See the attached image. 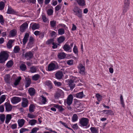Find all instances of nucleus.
Returning a JSON list of instances; mask_svg holds the SVG:
<instances>
[{
    "label": "nucleus",
    "mask_w": 133,
    "mask_h": 133,
    "mask_svg": "<svg viewBox=\"0 0 133 133\" xmlns=\"http://www.w3.org/2000/svg\"><path fill=\"white\" fill-rule=\"evenodd\" d=\"M9 55L6 51H2L0 53V63H3L8 59Z\"/></svg>",
    "instance_id": "1"
},
{
    "label": "nucleus",
    "mask_w": 133,
    "mask_h": 133,
    "mask_svg": "<svg viewBox=\"0 0 133 133\" xmlns=\"http://www.w3.org/2000/svg\"><path fill=\"white\" fill-rule=\"evenodd\" d=\"M74 14L77 16L80 19L82 17V11L81 9L77 6H75L73 9Z\"/></svg>",
    "instance_id": "2"
},
{
    "label": "nucleus",
    "mask_w": 133,
    "mask_h": 133,
    "mask_svg": "<svg viewBox=\"0 0 133 133\" xmlns=\"http://www.w3.org/2000/svg\"><path fill=\"white\" fill-rule=\"evenodd\" d=\"M89 121V119L87 118L83 117L80 121V124L83 126H87Z\"/></svg>",
    "instance_id": "3"
},
{
    "label": "nucleus",
    "mask_w": 133,
    "mask_h": 133,
    "mask_svg": "<svg viewBox=\"0 0 133 133\" xmlns=\"http://www.w3.org/2000/svg\"><path fill=\"white\" fill-rule=\"evenodd\" d=\"M21 100V98L18 97L14 96L11 99V101L13 104H16L20 102Z\"/></svg>",
    "instance_id": "4"
},
{
    "label": "nucleus",
    "mask_w": 133,
    "mask_h": 133,
    "mask_svg": "<svg viewBox=\"0 0 133 133\" xmlns=\"http://www.w3.org/2000/svg\"><path fill=\"white\" fill-rule=\"evenodd\" d=\"M78 68L79 70V73L82 74H84L85 73V68L81 64H79L78 66Z\"/></svg>",
    "instance_id": "5"
},
{
    "label": "nucleus",
    "mask_w": 133,
    "mask_h": 133,
    "mask_svg": "<svg viewBox=\"0 0 133 133\" xmlns=\"http://www.w3.org/2000/svg\"><path fill=\"white\" fill-rule=\"evenodd\" d=\"M22 102L21 104V106L23 108H25L28 107V101L26 98H22Z\"/></svg>",
    "instance_id": "6"
},
{
    "label": "nucleus",
    "mask_w": 133,
    "mask_h": 133,
    "mask_svg": "<svg viewBox=\"0 0 133 133\" xmlns=\"http://www.w3.org/2000/svg\"><path fill=\"white\" fill-rule=\"evenodd\" d=\"M28 24L26 22H25L22 24L20 27V31L22 32L25 31L26 29L28 28Z\"/></svg>",
    "instance_id": "7"
},
{
    "label": "nucleus",
    "mask_w": 133,
    "mask_h": 133,
    "mask_svg": "<svg viewBox=\"0 0 133 133\" xmlns=\"http://www.w3.org/2000/svg\"><path fill=\"white\" fill-rule=\"evenodd\" d=\"M34 38L32 36L30 37L29 41V42L27 44V46L29 48L32 47L33 46V44L34 43Z\"/></svg>",
    "instance_id": "8"
},
{
    "label": "nucleus",
    "mask_w": 133,
    "mask_h": 133,
    "mask_svg": "<svg viewBox=\"0 0 133 133\" xmlns=\"http://www.w3.org/2000/svg\"><path fill=\"white\" fill-rule=\"evenodd\" d=\"M33 56V54L32 52L29 51L26 53L24 56V57L27 60H28L32 58Z\"/></svg>",
    "instance_id": "9"
},
{
    "label": "nucleus",
    "mask_w": 133,
    "mask_h": 133,
    "mask_svg": "<svg viewBox=\"0 0 133 133\" xmlns=\"http://www.w3.org/2000/svg\"><path fill=\"white\" fill-rule=\"evenodd\" d=\"M4 105L5 107L6 111L8 112L11 111L12 109V105L10 104L8 102H6L4 104Z\"/></svg>",
    "instance_id": "10"
},
{
    "label": "nucleus",
    "mask_w": 133,
    "mask_h": 133,
    "mask_svg": "<svg viewBox=\"0 0 133 133\" xmlns=\"http://www.w3.org/2000/svg\"><path fill=\"white\" fill-rule=\"evenodd\" d=\"M73 97L72 95L70 94L68 96L66 102L68 105H70L72 103Z\"/></svg>",
    "instance_id": "11"
},
{
    "label": "nucleus",
    "mask_w": 133,
    "mask_h": 133,
    "mask_svg": "<svg viewBox=\"0 0 133 133\" xmlns=\"http://www.w3.org/2000/svg\"><path fill=\"white\" fill-rule=\"evenodd\" d=\"M56 69L55 64L53 63H50L48 66V70L49 71L55 70Z\"/></svg>",
    "instance_id": "12"
},
{
    "label": "nucleus",
    "mask_w": 133,
    "mask_h": 133,
    "mask_svg": "<svg viewBox=\"0 0 133 133\" xmlns=\"http://www.w3.org/2000/svg\"><path fill=\"white\" fill-rule=\"evenodd\" d=\"M130 2H124V5L123 8V13H125L127 12L129 8Z\"/></svg>",
    "instance_id": "13"
},
{
    "label": "nucleus",
    "mask_w": 133,
    "mask_h": 133,
    "mask_svg": "<svg viewBox=\"0 0 133 133\" xmlns=\"http://www.w3.org/2000/svg\"><path fill=\"white\" fill-rule=\"evenodd\" d=\"M55 77L58 79H61L63 76V73L61 71H58L55 74Z\"/></svg>",
    "instance_id": "14"
},
{
    "label": "nucleus",
    "mask_w": 133,
    "mask_h": 133,
    "mask_svg": "<svg viewBox=\"0 0 133 133\" xmlns=\"http://www.w3.org/2000/svg\"><path fill=\"white\" fill-rule=\"evenodd\" d=\"M29 34L28 33H26L24 35V38L23 40V44H25L28 40L29 37Z\"/></svg>",
    "instance_id": "15"
},
{
    "label": "nucleus",
    "mask_w": 133,
    "mask_h": 133,
    "mask_svg": "<svg viewBox=\"0 0 133 133\" xmlns=\"http://www.w3.org/2000/svg\"><path fill=\"white\" fill-rule=\"evenodd\" d=\"M25 79L26 81L25 87L27 88L28 87L31 83V79L28 77H26Z\"/></svg>",
    "instance_id": "16"
},
{
    "label": "nucleus",
    "mask_w": 133,
    "mask_h": 133,
    "mask_svg": "<svg viewBox=\"0 0 133 133\" xmlns=\"http://www.w3.org/2000/svg\"><path fill=\"white\" fill-rule=\"evenodd\" d=\"M29 93L31 96H33L34 95L35 93V90L34 88H31L28 90Z\"/></svg>",
    "instance_id": "17"
},
{
    "label": "nucleus",
    "mask_w": 133,
    "mask_h": 133,
    "mask_svg": "<svg viewBox=\"0 0 133 133\" xmlns=\"http://www.w3.org/2000/svg\"><path fill=\"white\" fill-rule=\"evenodd\" d=\"M78 4L80 6H84L86 4L84 0H76Z\"/></svg>",
    "instance_id": "18"
},
{
    "label": "nucleus",
    "mask_w": 133,
    "mask_h": 133,
    "mask_svg": "<svg viewBox=\"0 0 133 133\" xmlns=\"http://www.w3.org/2000/svg\"><path fill=\"white\" fill-rule=\"evenodd\" d=\"M68 84L71 89H73L75 86V85L74 83V81L71 79L68 81Z\"/></svg>",
    "instance_id": "19"
},
{
    "label": "nucleus",
    "mask_w": 133,
    "mask_h": 133,
    "mask_svg": "<svg viewBox=\"0 0 133 133\" xmlns=\"http://www.w3.org/2000/svg\"><path fill=\"white\" fill-rule=\"evenodd\" d=\"M17 32L15 29H13L10 31L9 36L10 37H14L16 35Z\"/></svg>",
    "instance_id": "20"
},
{
    "label": "nucleus",
    "mask_w": 133,
    "mask_h": 133,
    "mask_svg": "<svg viewBox=\"0 0 133 133\" xmlns=\"http://www.w3.org/2000/svg\"><path fill=\"white\" fill-rule=\"evenodd\" d=\"M25 122V120L23 119H18V123L19 127H22L24 125Z\"/></svg>",
    "instance_id": "21"
},
{
    "label": "nucleus",
    "mask_w": 133,
    "mask_h": 133,
    "mask_svg": "<svg viewBox=\"0 0 133 133\" xmlns=\"http://www.w3.org/2000/svg\"><path fill=\"white\" fill-rule=\"evenodd\" d=\"M40 27L39 25V24L36 23H34L33 24L31 27L32 30H35L36 29H38Z\"/></svg>",
    "instance_id": "22"
},
{
    "label": "nucleus",
    "mask_w": 133,
    "mask_h": 133,
    "mask_svg": "<svg viewBox=\"0 0 133 133\" xmlns=\"http://www.w3.org/2000/svg\"><path fill=\"white\" fill-rule=\"evenodd\" d=\"M12 118V115L11 114H7L6 115L5 122L7 124H8Z\"/></svg>",
    "instance_id": "23"
},
{
    "label": "nucleus",
    "mask_w": 133,
    "mask_h": 133,
    "mask_svg": "<svg viewBox=\"0 0 133 133\" xmlns=\"http://www.w3.org/2000/svg\"><path fill=\"white\" fill-rule=\"evenodd\" d=\"M66 56L65 53L64 52H61L59 53L58 55V58L60 59L64 58Z\"/></svg>",
    "instance_id": "24"
},
{
    "label": "nucleus",
    "mask_w": 133,
    "mask_h": 133,
    "mask_svg": "<svg viewBox=\"0 0 133 133\" xmlns=\"http://www.w3.org/2000/svg\"><path fill=\"white\" fill-rule=\"evenodd\" d=\"M65 39V37L64 36H62L57 38V41L59 43H61L64 42Z\"/></svg>",
    "instance_id": "25"
},
{
    "label": "nucleus",
    "mask_w": 133,
    "mask_h": 133,
    "mask_svg": "<svg viewBox=\"0 0 133 133\" xmlns=\"http://www.w3.org/2000/svg\"><path fill=\"white\" fill-rule=\"evenodd\" d=\"M14 42V40L11 39L9 40L7 44V48L8 49H11L12 47V44L13 42Z\"/></svg>",
    "instance_id": "26"
},
{
    "label": "nucleus",
    "mask_w": 133,
    "mask_h": 133,
    "mask_svg": "<svg viewBox=\"0 0 133 133\" xmlns=\"http://www.w3.org/2000/svg\"><path fill=\"white\" fill-rule=\"evenodd\" d=\"M64 50L66 51H68L70 50L71 48L70 46L68 44H65L63 46Z\"/></svg>",
    "instance_id": "27"
},
{
    "label": "nucleus",
    "mask_w": 133,
    "mask_h": 133,
    "mask_svg": "<svg viewBox=\"0 0 133 133\" xmlns=\"http://www.w3.org/2000/svg\"><path fill=\"white\" fill-rule=\"evenodd\" d=\"M84 96L83 92L77 93L76 95V97L77 98H82Z\"/></svg>",
    "instance_id": "28"
},
{
    "label": "nucleus",
    "mask_w": 133,
    "mask_h": 133,
    "mask_svg": "<svg viewBox=\"0 0 133 133\" xmlns=\"http://www.w3.org/2000/svg\"><path fill=\"white\" fill-rule=\"evenodd\" d=\"M4 80L6 83H10V75L8 74L5 77Z\"/></svg>",
    "instance_id": "29"
},
{
    "label": "nucleus",
    "mask_w": 133,
    "mask_h": 133,
    "mask_svg": "<svg viewBox=\"0 0 133 133\" xmlns=\"http://www.w3.org/2000/svg\"><path fill=\"white\" fill-rule=\"evenodd\" d=\"M45 85L48 86L50 90L52 88L51 82L50 81L46 82L45 83Z\"/></svg>",
    "instance_id": "30"
},
{
    "label": "nucleus",
    "mask_w": 133,
    "mask_h": 133,
    "mask_svg": "<svg viewBox=\"0 0 133 133\" xmlns=\"http://www.w3.org/2000/svg\"><path fill=\"white\" fill-rule=\"evenodd\" d=\"M7 13L10 14H13L15 13L14 10L11 8H9Z\"/></svg>",
    "instance_id": "31"
},
{
    "label": "nucleus",
    "mask_w": 133,
    "mask_h": 133,
    "mask_svg": "<svg viewBox=\"0 0 133 133\" xmlns=\"http://www.w3.org/2000/svg\"><path fill=\"white\" fill-rule=\"evenodd\" d=\"M50 25L51 26V28H55L56 26V21L54 20L50 21Z\"/></svg>",
    "instance_id": "32"
},
{
    "label": "nucleus",
    "mask_w": 133,
    "mask_h": 133,
    "mask_svg": "<svg viewBox=\"0 0 133 133\" xmlns=\"http://www.w3.org/2000/svg\"><path fill=\"white\" fill-rule=\"evenodd\" d=\"M13 64V62L12 60L8 61L6 64V66L8 68H10L12 66Z\"/></svg>",
    "instance_id": "33"
},
{
    "label": "nucleus",
    "mask_w": 133,
    "mask_h": 133,
    "mask_svg": "<svg viewBox=\"0 0 133 133\" xmlns=\"http://www.w3.org/2000/svg\"><path fill=\"white\" fill-rule=\"evenodd\" d=\"M55 107L58 109L59 111L60 112H61L62 111L64 110V109L63 108L62 106H60L58 105H57L55 106Z\"/></svg>",
    "instance_id": "34"
},
{
    "label": "nucleus",
    "mask_w": 133,
    "mask_h": 133,
    "mask_svg": "<svg viewBox=\"0 0 133 133\" xmlns=\"http://www.w3.org/2000/svg\"><path fill=\"white\" fill-rule=\"evenodd\" d=\"M58 34L60 35H62L65 33V30L63 28H60L58 30Z\"/></svg>",
    "instance_id": "35"
},
{
    "label": "nucleus",
    "mask_w": 133,
    "mask_h": 133,
    "mask_svg": "<svg viewBox=\"0 0 133 133\" xmlns=\"http://www.w3.org/2000/svg\"><path fill=\"white\" fill-rule=\"evenodd\" d=\"M37 68L34 66H32L30 68V71L31 73H34L36 72L37 70Z\"/></svg>",
    "instance_id": "36"
},
{
    "label": "nucleus",
    "mask_w": 133,
    "mask_h": 133,
    "mask_svg": "<svg viewBox=\"0 0 133 133\" xmlns=\"http://www.w3.org/2000/svg\"><path fill=\"white\" fill-rule=\"evenodd\" d=\"M40 75L38 74H36L32 77V79L33 80L36 81L40 77Z\"/></svg>",
    "instance_id": "37"
},
{
    "label": "nucleus",
    "mask_w": 133,
    "mask_h": 133,
    "mask_svg": "<svg viewBox=\"0 0 133 133\" xmlns=\"http://www.w3.org/2000/svg\"><path fill=\"white\" fill-rule=\"evenodd\" d=\"M35 106L33 104H31L29 107V111L31 112H33L34 111V109L35 108Z\"/></svg>",
    "instance_id": "38"
},
{
    "label": "nucleus",
    "mask_w": 133,
    "mask_h": 133,
    "mask_svg": "<svg viewBox=\"0 0 133 133\" xmlns=\"http://www.w3.org/2000/svg\"><path fill=\"white\" fill-rule=\"evenodd\" d=\"M103 112H104L105 114H108V115H114V114L113 112V111H112L111 110H104L103 111Z\"/></svg>",
    "instance_id": "39"
},
{
    "label": "nucleus",
    "mask_w": 133,
    "mask_h": 133,
    "mask_svg": "<svg viewBox=\"0 0 133 133\" xmlns=\"http://www.w3.org/2000/svg\"><path fill=\"white\" fill-rule=\"evenodd\" d=\"M37 120L35 119H32L30 120L29 122V124L31 125H33L35 124L37 122Z\"/></svg>",
    "instance_id": "40"
},
{
    "label": "nucleus",
    "mask_w": 133,
    "mask_h": 133,
    "mask_svg": "<svg viewBox=\"0 0 133 133\" xmlns=\"http://www.w3.org/2000/svg\"><path fill=\"white\" fill-rule=\"evenodd\" d=\"M20 69L22 71H24L26 69V65L24 64H22L20 66Z\"/></svg>",
    "instance_id": "41"
},
{
    "label": "nucleus",
    "mask_w": 133,
    "mask_h": 133,
    "mask_svg": "<svg viewBox=\"0 0 133 133\" xmlns=\"http://www.w3.org/2000/svg\"><path fill=\"white\" fill-rule=\"evenodd\" d=\"M20 50L19 47L17 46H15L14 49V52L15 53H18Z\"/></svg>",
    "instance_id": "42"
},
{
    "label": "nucleus",
    "mask_w": 133,
    "mask_h": 133,
    "mask_svg": "<svg viewBox=\"0 0 133 133\" xmlns=\"http://www.w3.org/2000/svg\"><path fill=\"white\" fill-rule=\"evenodd\" d=\"M78 116L76 114H74L73 115L72 120L73 122L76 121L78 119Z\"/></svg>",
    "instance_id": "43"
},
{
    "label": "nucleus",
    "mask_w": 133,
    "mask_h": 133,
    "mask_svg": "<svg viewBox=\"0 0 133 133\" xmlns=\"http://www.w3.org/2000/svg\"><path fill=\"white\" fill-rule=\"evenodd\" d=\"M90 130L92 133H98V130L95 127H91L90 128Z\"/></svg>",
    "instance_id": "44"
},
{
    "label": "nucleus",
    "mask_w": 133,
    "mask_h": 133,
    "mask_svg": "<svg viewBox=\"0 0 133 133\" xmlns=\"http://www.w3.org/2000/svg\"><path fill=\"white\" fill-rule=\"evenodd\" d=\"M5 118V115L4 114H2L0 115V120L2 122H4Z\"/></svg>",
    "instance_id": "45"
},
{
    "label": "nucleus",
    "mask_w": 133,
    "mask_h": 133,
    "mask_svg": "<svg viewBox=\"0 0 133 133\" xmlns=\"http://www.w3.org/2000/svg\"><path fill=\"white\" fill-rule=\"evenodd\" d=\"M54 40L53 38L50 39L46 42V44L47 45H49L51 44H52L53 43H54Z\"/></svg>",
    "instance_id": "46"
},
{
    "label": "nucleus",
    "mask_w": 133,
    "mask_h": 133,
    "mask_svg": "<svg viewBox=\"0 0 133 133\" xmlns=\"http://www.w3.org/2000/svg\"><path fill=\"white\" fill-rule=\"evenodd\" d=\"M5 6V4L4 2L1 1L0 2V10H3Z\"/></svg>",
    "instance_id": "47"
},
{
    "label": "nucleus",
    "mask_w": 133,
    "mask_h": 133,
    "mask_svg": "<svg viewBox=\"0 0 133 133\" xmlns=\"http://www.w3.org/2000/svg\"><path fill=\"white\" fill-rule=\"evenodd\" d=\"M47 12L48 15L50 16L52 14L53 12V10L51 9H49L48 10Z\"/></svg>",
    "instance_id": "48"
},
{
    "label": "nucleus",
    "mask_w": 133,
    "mask_h": 133,
    "mask_svg": "<svg viewBox=\"0 0 133 133\" xmlns=\"http://www.w3.org/2000/svg\"><path fill=\"white\" fill-rule=\"evenodd\" d=\"M6 99V96L4 95H2L0 98V102L2 103Z\"/></svg>",
    "instance_id": "49"
},
{
    "label": "nucleus",
    "mask_w": 133,
    "mask_h": 133,
    "mask_svg": "<svg viewBox=\"0 0 133 133\" xmlns=\"http://www.w3.org/2000/svg\"><path fill=\"white\" fill-rule=\"evenodd\" d=\"M39 128L37 127H35L33 128L30 133H36L37 130H38Z\"/></svg>",
    "instance_id": "50"
},
{
    "label": "nucleus",
    "mask_w": 133,
    "mask_h": 133,
    "mask_svg": "<svg viewBox=\"0 0 133 133\" xmlns=\"http://www.w3.org/2000/svg\"><path fill=\"white\" fill-rule=\"evenodd\" d=\"M96 97L97 98V100L99 101H100L102 99V97L98 94H96Z\"/></svg>",
    "instance_id": "51"
},
{
    "label": "nucleus",
    "mask_w": 133,
    "mask_h": 133,
    "mask_svg": "<svg viewBox=\"0 0 133 133\" xmlns=\"http://www.w3.org/2000/svg\"><path fill=\"white\" fill-rule=\"evenodd\" d=\"M42 18L43 20V21L44 22H46L48 20V19L46 17V16L45 15H43L42 16Z\"/></svg>",
    "instance_id": "52"
},
{
    "label": "nucleus",
    "mask_w": 133,
    "mask_h": 133,
    "mask_svg": "<svg viewBox=\"0 0 133 133\" xmlns=\"http://www.w3.org/2000/svg\"><path fill=\"white\" fill-rule=\"evenodd\" d=\"M59 122L61 124H62L66 128H68L69 129H71L70 128L68 127L67 125L66 124V123H64L62 122L61 121H59Z\"/></svg>",
    "instance_id": "53"
},
{
    "label": "nucleus",
    "mask_w": 133,
    "mask_h": 133,
    "mask_svg": "<svg viewBox=\"0 0 133 133\" xmlns=\"http://www.w3.org/2000/svg\"><path fill=\"white\" fill-rule=\"evenodd\" d=\"M4 22L3 16L1 15H0V23L3 24L4 23Z\"/></svg>",
    "instance_id": "54"
},
{
    "label": "nucleus",
    "mask_w": 133,
    "mask_h": 133,
    "mask_svg": "<svg viewBox=\"0 0 133 133\" xmlns=\"http://www.w3.org/2000/svg\"><path fill=\"white\" fill-rule=\"evenodd\" d=\"M62 7V5L61 4L57 5L55 8V11H57L61 9Z\"/></svg>",
    "instance_id": "55"
},
{
    "label": "nucleus",
    "mask_w": 133,
    "mask_h": 133,
    "mask_svg": "<svg viewBox=\"0 0 133 133\" xmlns=\"http://www.w3.org/2000/svg\"><path fill=\"white\" fill-rule=\"evenodd\" d=\"M74 61L72 59L69 60L67 62V64L69 65H72L73 64Z\"/></svg>",
    "instance_id": "56"
},
{
    "label": "nucleus",
    "mask_w": 133,
    "mask_h": 133,
    "mask_svg": "<svg viewBox=\"0 0 133 133\" xmlns=\"http://www.w3.org/2000/svg\"><path fill=\"white\" fill-rule=\"evenodd\" d=\"M28 129L24 128H22L20 130V133H23L26 131H28Z\"/></svg>",
    "instance_id": "57"
},
{
    "label": "nucleus",
    "mask_w": 133,
    "mask_h": 133,
    "mask_svg": "<svg viewBox=\"0 0 133 133\" xmlns=\"http://www.w3.org/2000/svg\"><path fill=\"white\" fill-rule=\"evenodd\" d=\"M42 98V101L43 103L44 104H45L46 102V98L43 96H41Z\"/></svg>",
    "instance_id": "58"
},
{
    "label": "nucleus",
    "mask_w": 133,
    "mask_h": 133,
    "mask_svg": "<svg viewBox=\"0 0 133 133\" xmlns=\"http://www.w3.org/2000/svg\"><path fill=\"white\" fill-rule=\"evenodd\" d=\"M74 52L75 54L78 53V51L77 46H75L74 47L73 49Z\"/></svg>",
    "instance_id": "59"
},
{
    "label": "nucleus",
    "mask_w": 133,
    "mask_h": 133,
    "mask_svg": "<svg viewBox=\"0 0 133 133\" xmlns=\"http://www.w3.org/2000/svg\"><path fill=\"white\" fill-rule=\"evenodd\" d=\"M28 117L30 118H35L36 117V116L33 114H28Z\"/></svg>",
    "instance_id": "60"
},
{
    "label": "nucleus",
    "mask_w": 133,
    "mask_h": 133,
    "mask_svg": "<svg viewBox=\"0 0 133 133\" xmlns=\"http://www.w3.org/2000/svg\"><path fill=\"white\" fill-rule=\"evenodd\" d=\"M4 108L3 105L0 106V112H3L4 111Z\"/></svg>",
    "instance_id": "61"
},
{
    "label": "nucleus",
    "mask_w": 133,
    "mask_h": 133,
    "mask_svg": "<svg viewBox=\"0 0 133 133\" xmlns=\"http://www.w3.org/2000/svg\"><path fill=\"white\" fill-rule=\"evenodd\" d=\"M72 127L73 129H77L78 127L77 124L72 125Z\"/></svg>",
    "instance_id": "62"
},
{
    "label": "nucleus",
    "mask_w": 133,
    "mask_h": 133,
    "mask_svg": "<svg viewBox=\"0 0 133 133\" xmlns=\"http://www.w3.org/2000/svg\"><path fill=\"white\" fill-rule=\"evenodd\" d=\"M11 128L13 129H16L17 128V125L16 124H12L11 127Z\"/></svg>",
    "instance_id": "63"
},
{
    "label": "nucleus",
    "mask_w": 133,
    "mask_h": 133,
    "mask_svg": "<svg viewBox=\"0 0 133 133\" xmlns=\"http://www.w3.org/2000/svg\"><path fill=\"white\" fill-rule=\"evenodd\" d=\"M54 83L56 85H57L58 86H60L61 85V83L59 82L55 81L54 82Z\"/></svg>",
    "instance_id": "64"
}]
</instances>
